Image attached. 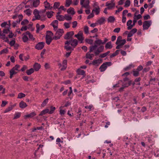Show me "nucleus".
<instances>
[{
    "label": "nucleus",
    "instance_id": "obj_27",
    "mask_svg": "<svg viewBox=\"0 0 159 159\" xmlns=\"http://www.w3.org/2000/svg\"><path fill=\"white\" fill-rule=\"evenodd\" d=\"M89 51L86 54V58L90 59H92V57L94 56V54L92 53H90Z\"/></svg>",
    "mask_w": 159,
    "mask_h": 159
},
{
    "label": "nucleus",
    "instance_id": "obj_41",
    "mask_svg": "<svg viewBox=\"0 0 159 159\" xmlns=\"http://www.w3.org/2000/svg\"><path fill=\"white\" fill-rule=\"evenodd\" d=\"M115 19L114 16H110L108 19V22L111 23L113 22H114Z\"/></svg>",
    "mask_w": 159,
    "mask_h": 159
},
{
    "label": "nucleus",
    "instance_id": "obj_25",
    "mask_svg": "<svg viewBox=\"0 0 159 159\" xmlns=\"http://www.w3.org/2000/svg\"><path fill=\"white\" fill-rule=\"evenodd\" d=\"M26 104L23 101H21L19 103L20 107L21 108H24L27 106Z\"/></svg>",
    "mask_w": 159,
    "mask_h": 159
},
{
    "label": "nucleus",
    "instance_id": "obj_51",
    "mask_svg": "<svg viewBox=\"0 0 159 159\" xmlns=\"http://www.w3.org/2000/svg\"><path fill=\"white\" fill-rule=\"evenodd\" d=\"M60 5V3L59 2H55L54 3V4L53 6V8L54 9L57 8Z\"/></svg>",
    "mask_w": 159,
    "mask_h": 159
},
{
    "label": "nucleus",
    "instance_id": "obj_46",
    "mask_svg": "<svg viewBox=\"0 0 159 159\" xmlns=\"http://www.w3.org/2000/svg\"><path fill=\"white\" fill-rule=\"evenodd\" d=\"M85 41L86 43L90 45L92 44L93 43V40L91 39H86Z\"/></svg>",
    "mask_w": 159,
    "mask_h": 159
},
{
    "label": "nucleus",
    "instance_id": "obj_47",
    "mask_svg": "<svg viewBox=\"0 0 159 159\" xmlns=\"http://www.w3.org/2000/svg\"><path fill=\"white\" fill-rule=\"evenodd\" d=\"M53 34L50 31H48L47 32V34L46 36L52 37L54 39V37H53Z\"/></svg>",
    "mask_w": 159,
    "mask_h": 159
},
{
    "label": "nucleus",
    "instance_id": "obj_22",
    "mask_svg": "<svg viewBox=\"0 0 159 159\" xmlns=\"http://www.w3.org/2000/svg\"><path fill=\"white\" fill-rule=\"evenodd\" d=\"M53 38L46 36V43L48 44H49L51 42Z\"/></svg>",
    "mask_w": 159,
    "mask_h": 159
},
{
    "label": "nucleus",
    "instance_id": "obj_30",
    "mask_svg": "<svg viewBox=\"0 0 159 159\" xmlns=\"http://www.w3.org/2000/svg\"><path fill=\"white\" fill-rule=\"evenodd\" d=\"M67 12L68 13L72 15H73L75 14L74 9L72 7H70L67 10Z\"/></svg>",
    "mask_w": 159,
    "mask_h": 159
},
{
    "label": "nucleus",
    "instance_id": "obj_29",
    "mask_svg": "<svg viewBox=\"0 0 159 159\" xmlns=\"http://www.w3.org/2000/svg\"><path fill=\"white\" fill-rule=\"evenodd\" d=\"M67 61L66 60H64L63 61V67L61 68V70H63L66 69V67Z\"/></svg>",
    "mask_w": 159,
    "mask_h": 159
},
{
    "label": "nucleus",
    "instance_id": "obj_39",
    "mask_svg": "<svg viewBox=\"0 0 159 159\" xmlns=\"http://www.w3.org/2000/svg\"><path fill=\"white\" fill-rule=\"evenodd\" d=\"M10 26L7 27V28L4 29L3 30V34H7L10 32Z\"/></svg>",
    "mask_w": 159,
    "mask_h": 159
},
{
    "label": "nucleus",
    "instance_id": "obj_42",
    "mask_svg": "<svg viewBox=\"0 0 159 159\" xmlns=\"http://www.w3.org/2000/svg\"><path fill=\"white\" fill-rule=\"evenodd\" d=\"M36 113L34 112H32L29 114L26 115L25 116L26 117H32L36 115Z\"/></svg>",
    "mask_w": 159,
    "mask_h": 159
},
{
    "label": "nucleus",
    "instance_id": "obj_36",
    "mask_svg": "<svg viewBox=\"0 0 159 159\" xmlns=\"http://www.w3.org/2000/svg\"><path fill=\"white\" fill-rule=\"evenodd\" d=\"M53 13L52 11H48L46 13V15L48 18H50L53 16Z\"/></svg>",
    "mask_w": 159,
    "mask_h": 159
},
{
    "label": "nucleus",
    "instance_id": "obj_10",
    "mask_svg": "<svg viewBox=\"0 0 159 159\" xmlns=\"http://www.w3.org/2000/svg\"><path fill=\"white\" fill-rule=\"evenodd\" d=\"M44 6L45 8V11L46 10H51L53 8V7L50 3L47 2V1H45L44 3Z\"/></svg>",
    "mask_w": 159,
    "mask_h": 159
},
{
    "label": "nucleus",
    "instance_id": "obj_21",
    "mask_svg": "<svg viewBox=\"0 0 159 159\" xmlns=\"http://www.w3.org/2000/svg\"><path fill=\"white\" fill-rule=\"evenodd\" d=\"M33 67L34 69V70L36 71H37L39 70L41 67V66L40 64L36 63L34 64L33 66Z\"/></svg>",
    "mask_w": 159,
    "mask_h": 159
},
{
    "label": "nucleus",
    "instance_id": "obj_35",
    "mask_svg": "<svg viewBox=\"0 0 159 159\" xmlns=\"http://www.w3.org/2000/svg\"><path fill=\"white\" fill-rule=\"evenodd\" d=\"M131 83V81H129V83L126 84H124L122 85V87L120 88V89H124L126 88V87L129 86Z\"/></svg>",
    "mask_w": 159,
    "mask_h": 159
},
{
    "label": "nucleus",
    "instance_id": "obj_56",
    "mask_svg": "<svg viewBox=\"0 0 159 159\" xmlns=\"http://www.w3.org/2000/svg\"><path fill=\"white\" fill-rule=\"evenodd\" d=\"M27 33L28 36L31 40H33L34 39L33 36L29 32L27 31Z\"/></svg>",
    "mask_w": 159,
    "mask_h": 159
},
{
    "label": "nucleus",
    "instance_id": "obj_52",
    "mask_svg": "<svg viewBox=\"0 0 159 159\" xmlns=\"http://www.w3.org/2000/svg\"><path fill=\"white\" fill-rule=\"evenodd\" d=\"M133 75L134 76H137L139 75V71L137 70H134L133 71Z\"/></svg>",
    "mask_w": 159,
    "mask_h": 159
},
{
    "label": "nucleus",
    "instance_id": "obj_2",
    "mask_svg": "<svg viewBox=\"0 0 159 159\" xmlns=\"http://www.w3.org/2000/svg\"><path fill=\"white\" fill-rule=\"evenodd\" d=\"M126 42V41L125 39H122L121 36H118L116 43V44L117 45L116 47V49H119L121 48Z\"/></svg>",
    "mask_w": 159,
    "mask_h": 159
},
{
    "label": "nucleus",
    "instance_id": "obj_45",
    "mask_svg": "<svg viewBox=\"0 0 159 159\" xmlns=\"http://www.w3.org/2000/svg\"><path fill=\"white\" fill-rule=\"evenodd\" d=\"M122 84V81L120 80L119 81L118 83L113 85V88L114 89L116 88V87H120V85H121Z\"/></svg>",
    "mask_w": 159,
    "mask_h": 159
},
{
    "label": "nucleus",
    "instance_id": "obj_6",
    "mask_svg": "<svg viewBox=\"0 0 159 159\" xmlns=\"http://www.w3.org/2000/svg\"><path fill=\"white\" fill-rule=\"evenodd\" d=\"M93 9L92 10V12H94L95 14L98 15L100 12V8L97 2H95L93 4Z\"/></svg>",
    "mask_w": 159,
    "mask_h": 159
},
{
    "label": "nucleus",
    "instance_id": "obj_15",
    "mask_svg": "<svg viewBox=\"0 0 159 159\" xmlns=\"http://www.w3.org/2000/svg\"><path fill=\"white\" fill-rule=\"evenodd\" d=\"M74 34V33L73 31H70L67 32L65 36L64 39H69L71 38Z\"/></svg>",
    "mask_w": 159,
    "mask_h": 159
},
{
    "label": "nucleus",
    "instance_id": "obj_17",
    "mask_svg": "<svg viewBox=\"0 0 159 159\" xmlns=\"http://www.w3.org/2000/svg\"><path fill=\"white\" fill-rule=\"evenodd\" d=\"M65 44V48L67 51H69L71 49V47L70 46V42H68V41L66 42Z\"/></svg>",
    "mask_w": 159,
    "mask_h": 159
},
{
    "label": "nucleus",
    "instance_id": "obj_60",
    "mask_svg": "<svg viewBox=\"0 0 159 159\" xmlns=\"http://www.w3.org/2000/svg\"><path fill=\"white\" fill-rule=\"evenodd\" d=\"M20 116V113H17L15 114V115L14 117L13 118L14 119H16L19 118Z\"/></svg>",
    "mask_w": 159,
    "mask_h": 159
},
{
    "label": "nucleus",
    "instance_id": "obj_55",
    "mask_svg": "<svg viewBox=\"0 0 159 159\" xmlns=\"http://www.w3.org/2000/svg\"><path fill=\"white\" fill-rule=\"evenodd\" d=\"M29 21L27 20H24L23 21H22L21 23V24L22 25H27Z\"/></svg>",
    "mask_w": 159,
    "mask_h": 159
},
{
    "label": "nucleus",
    "instance_id": "obj_28",
    "mask_svg": "<svg viewBox=\"0 0 159 159\" xmlns=\"http://www.w3.org/2000/svg\"><path fill=\"white\" fill-rule=\"evenodd\" d=\"M17 73V71L14 70L12 69L10 71V78L11 79L13 75L15 74H16Z\"/></svg>",
    "mask_w": 159,
    "mask_h": 159
},
{
    "label": "nucleus",
    "instance_id": "obj_48",
    "mask_svg": "<svg viewBox=\"0 0 159 159\" xmlns=\"http://www.w3.org/2000/svg\"><path fill=\"white\" fill-rule=\"evenodd\" d=\"M84 31L85 32V33L86 34H89V27L87 26H85L84 27Z\"/></svg>",
    "mask_w": 159,
    "mask_h": 159
},
{
    "label": "nucleus",
    "instance_id": "obj_62",
    "mask_svg": "<svg viewBox=\"0 0 159 159\" xmlns=\"http://www.w3.org/2000/svg\"><path fill=\"white\" fill-rule=\"evenodd\" d=\"M132 66H133L132 64H130L128 66H127L124 69V70H129V69H130Z\"/></svg>",
    "mask_w": 159,
    "mask_h": 159
},
{
    "label": "nucleus",
    "instance_id": "obj_33",
    "mask_svg": "<svg viewBox=\"0 0 159 159\" xmlns=\"http://www.w3.org/2000/svg\"><path fill=\"white\" fill-rule=\"evenodd\" d=\"M142 17V16L140 14L136 15V13H135L134 15V19L136 20L137 21L138 20L140 19Z\"/></svg>",
    "mask_w": 159,
    "mask_h": 159
},
{
    "label": "nucleus",
    "instance_id": "obj_14",
    "mask_svg": "<svg viewBox=\"0 0 159 159\" xmlns=\"http://www.w3.org/2000/svg\"><path fill=\"white\" fill-rule=\"evenodd\" d=\"M58 21L57 20L53 21L51 23L52 25L54 28V30L56 31L57 29Z\"/></svg>",
    "mask_w": 159,
    "mask_h": 159
},
{
    "label": "nucleus",
    "instance_id": "obj_59",
    "mask_svg": "<svg viewBox=\"0 0 159 159\" xmlns=\"http://www.w3.org/2000/svg\"><path fill=\"white\" fill-rule=\"evenodd\" d=\"M24 12L28 16H30L31 14V11L29 9L25 10Z\"/></svg>",
    "mask_w": 159,
    "mask_h": 159
},
{
    "label": "nucleus",
    "instance_id": "obj_40",
    "mask_svg": "<svg viewBox=\"0 0 159 159\" xmlns=\"http://www.w3.org/2000/svg\"><path fill=\"white\" fill-rule=\"evenodd\" d=\"M65 6L66 7H69L72 3V0H66Z\"/></svg>",
    "mask_w": 159,
    "mask_h": 159
},
{
    "label": "nucleus",
    "instance_id": "obj_13",
    "mask_svg": "<svg viewBox=\"0 0 159 159\" xmlns=\"http://www.w3.org/2000/svg\"><path fill=\"white\" fill-rule=\"evenodd\" d=\"M44 46V43L40 42L38 43L35 46V48L37 50H41L43 48Z\"/></svg>",
    "mask_w": 159,
    "mask_h": 159
},
{
    "label": "nucleus",
    "instance_id": "obj_57",
    "mask_svg": "<svg viewBox=\"0 0 159 159\" xmlns=\"http://www.w3.org/2000/svg\"><path fill=\"white\" fill-rule=\"evenodd\" d=\"M70 23L65 22L64 24V26H65L66 28H69L70 27Z\"/></svg>",
    "mask_w": 159,
    "mask_h": 159
},
{
    "label": "nucleus",
    "instance_id": "obj_9",
    "mask_svg": "<svg viewBox=\"0 0 159 159\" xmlns=\"http://www.w3.org/2000/svg\"><path fill=\"white\" fill-rule=\"evenodd\" d=\"M152 24L151 20L145 21L143 25V30H147Z\"/></svg>",
    "mask_w": 159,
    "mask_h": 159
},
{
    "label": "nucleus",
    "instance_id": "obj_38",
    "mask_svg": "<svg viewBox=\"0 0 159 159\" xmlns=\"http://www.w3.org/2000/svg\"><path fill=\"white\" fill-rule=\"evenodd\" d=\"M34 71V70L33 68H31L29 70H27L26 73L28 75H30L33 73Z\"/></svg>",
    "mask_w": 159,
    "mask_h": 159
},
{
    "label": "nucleus",
    "instance_id": "obj_20",
    "mask_svg": "<svg viewBox=\"0 0 159 159\" xmlns=\"http://www.w3.org/2000/svg\"><path fill=\"white\" fill-rule=\"evenodd\" d=\"M132 20H130L127 22V25L128 26L127 29L128 30H130L133 27V25L132 24Z\"/></svg>",
    "mask_w": 159,
    "mask_h": 159
},
{
    "label": "nucleus",
    "instance_id": "obj_3",
    "mask_svg": "<svg viewBox=\"0 0 159 159\" xmlns=\"http://www.w3.org/2000/svg\"><path fill=\"white\" fill-rule=\"evenodd\" d=\"M89 0H80V4L82 7L90 9V7L89 5Z\"/></svg>",
    "mask_w": 159,
    "mask_h": 159
},
{
    "label": "nucleus",
    "instance_id": "obj_50",
    "mask_svg": "<svg viewBox=\"0 0 159 159\" xmlns=\"http://www.w3.org/2000/svg\"><path fill=\"white\" fill-rule=\"evenodd\" d=\"M71 103L69 102H67L64 106H61L60 107V109H62L64 107H67L70 105Z\"/></svg>",
    "mask_w": 159,
    "mask_h": 159
},
{
    "label": "nucleus",
    "instance_id": "obj_32",
    "mask_svg": "<svg viewBox=\"0 0 159 159\" xmlns=\"http://www.w3.org/2000/svg\"><path fill=\"white\" fill-rule=\"evenodd\" d=\"M19 18H20V20L19 21H16L15 22H14L12 23V26L13 27H15L16 26L17 24L18 23H20V20L22 19V15H19Z\"/></svg>",
    "mask_w": 159,
    "mask_h": 159
},
{
    "label": "nucleus",
    "instance_id": "obj_37",
    "mask_svg": "<svg viewBox=\"0 0 159 159\" xmlns=\"http://www.w3.org/2000/svg\"><path fill=\"white\" fill-rule=\"evenodd\" d=\"M95 43L96 44H98V45H100L101 44H103L102 41L99 39H97L95 41Z\"/></svg>",
    "mask_w": 159,
    "mask_h": 159
},
{
    "label": "nucleus",
    "instance_id": "obj_12",
    "mask_svg": "<svg viewBox=\"0 0 159 159\" xmlns=\"http://www.w3.org/2000/svg\"><path fill=\"white\" fill-rule=\"evenodd\" d=\"M28 2H30L32 4L33 6L34 7H38L40 3L39 0H29Z\"/></svg>",
    "mask_w": 159,
    "mask_h": 159
},
{
    "label": "nucleus",
    "instance_id": "obj_53",
    "mask_svg": "<svg viewBox=\"0 0 159 159\" xmlns=\"http://www.w3.org/2000/svg\"><path fill=\"white\" fill-rule=\"evenodd\" d=\"M55 110V107H53L52 106H51L50 107V111H49L48 113L49 114H52Z\"/></svg>",
    "mask_w": 159,
    "mask_h": 159
},
{
    "label": "nucleus",
    "instance_id": "obj_7",
    "mask_svg": "<svg viewBox=\"0 0 159 159\" xmlns=\"http://www.w3.org/2000/svg\"><path fill=\"white\" fill-rule=\"evenodd\" d=\"M75 37L77 38L79 40L80 42V43H83L84 38L83 36V34L82 31H80L77 34L75 35Z\"/></svg>",
    "mask_w": 159,
    "mask_h": 159
},
{
    "label": "nucleus",
    "instance_id": "obj_44",
    "mask_svg": "<svg viewBox=\"0 0 159 159\" xmlns=\"http://www.w3.org/2000/svg\"><path fill=\"white\" fill-rule=\"evenodd\" d=\"M67 21H69L72 19V17L70 15H65L64 16V19Z\"/></svg>",
    "mask_w": 159,
    "mask_h": 159
},
{
    "label": "nucleus",
    "instance_id": "obj_63",
    "mask_svg": "<svg viewBox=\"0 0 159 159\" xmlns=\"http://www.w3.org/2000/svg\"><path fill=\"white\" fill-rule=\"evenodd\" d=\"M19 67L20 66L18 65H16V66L12 68V69L17 71L18 70V69L19 68Z\"/></svg>",
    "mask_w": 159,
    "mask_h": 159
},
{
    "label": "nucleus",
    "instance_id": "obj_16",
    "mask_svg": "<svg viewBox=\"0 0 159 159\" xmlns=\"http://www.w3.org/2000/svg\"><path fill=\"white\" fill-rule=\"evenodd\" d=\"M68 42H70V44L71 46L74 47L76 46L78 44L77 40L75 39H71Z\"/></svg>",
    "mask_w": 159,
    "mask_h": 159
},
{
    "label": "nucleus",
    "instance_id": "obj_34",
    "mask_svg": "<svg viewBox=\"0 0 159 159\" xmlns=\"http://www.w3.org/2000/svg\"><path fill=\"white\" fill-rule=\"evenodd\" d=\"M77 72L78 74L80 75H84L85 73V71L83 70H81L80 69H78Z\"/></svg>",
    "mask_w": 159,
    "mask_h": 159
},
{
    "label": "nucleus",
    "instance_id": "obj_58",
    "mask_svg": "<svg viewBox=\"0 0 159 159\" xmlns=\"http://www.w3.org/2000/svg\"><path fill=\"white\" fill-rule=\"evenodd\" d=\"M25 95L24 94L22 93H20L18 94V98H21L23 97H25Z\"/></svg>",
    "mask_w": 159,
    "mask_h": 159
},
{
    "label": "nucleus",
    "instance_id": "obj_26",
    "mask_svg": "<svg viewBox=\"0 0 159 159\" xmlns=\"http://www.w3.org/2000/svg\"><path fill=\"white\" fill-rule=\"evenodd\" d=\"M105 48L106 49H110L112 48V46L111 44V41L107 43L105 45Z\"/></svg>",
    "mask_w": 159,
    "mask_h": 159
},
{
    "label": "nucleus",
    "instance_id": "obj_54",
    "mask_svg": "<svg viewBox=\"0 0 159 159\" xmlns=\"http://www.w3.org/2000/svg\"><path fill=\"white\" fill-rule=\"evenodd\" d=\"M130 4V2L129 0H127L125 3L124 7H129Z\"/></svg>",
    "mask_w": 159,
    "mask_h": 159
},
{
    "label": "nucleus",
    "instance_id": "obj_1",
    "mask_svg": "<svg viewBox=\"0 0 159 159\" xmlns=\"http://www.w3.org/2000/svg\"><path fill=\"white\" fill-rule=\"evenodd\" d=\"M97 47L98 46L96 44L90 46L89 47V52H93L96 55H98L100 53L103 51L104 47L102 45H101L98 48Z\"/></svg>",
    "mask_w": 159,
    "mask_h": 159
},
{
    "label": "nucleus",
    "instance_id": "obj_43",
    "mask_svg": "<svg viewBox=\"0 0 159 159\" xmlns=\"http://www.w3.org/2000/svg\"><path fill=\"white\" fill-rule=\"evenodd\" d=\"M105 21V19L103 18H102L99 19L97 21V23L100 25L102 24Z\"/></svg>",
    "mask_w": 159,
    "mask_h": 159
},
{
    "label": "nucleus",
    "instance_id": "obj_23",
    "mask_svg": "<svg viewBox=\"0 0 159 159\" xmlns=\"http://www.w3.org/2000/svg\"><path fill=\"white\" fill-rule=\"evenodd\" d=\"M102 60L100 59L98 60H94L93 62V65H97L101 63Z\"/></svg>",
    "mask_w": 159,
    "mask_h": 159
},
{
    "label": "nucleus",
    "instance_id": "obj_49",
    "mask_svg": "<svg viewBox=\"0 0 159 159\" xmlns=\"http://www.w3.org/2000/svg\"><path fill=\"white\" fill-rule=\"evenodd\" d=\"M48 98L44 100L42 104H41V106L43 107H44L48 102Z\"/></svg>",
    "mask_w": 159,
    "mask_h": 159
},
{
    "label": "nucleus",
    "instance_id": "obj_4",
    "mask_svg": "<svg viewBox=\"0 0 159 159\" xmlns=\"http://www.w3.org/2000/svg\"><path fill=\"white\" fill-rule=\"evenodd\" d=\"M33 14L35 18L32 19V20L34 21L35 20H40L41 21H44L45 19L44 18H41L40 15L39 14V11L36 9H35L33 11Z\"/></svg>",
    "mask_w": 159,
    "mask_h": 159
},
{
    "label": "nucleus",
    "instance_id": "obj_8",
    "mask_svg": "<svg viewBox=\"0 0 159 159\" xmlns=\"http://www.w3.org/2000/svg\"><path fill=\"white\" fill-rule=\"evenodd\" d=\"M111 63L110 62H106L104 63L100 67L101 71L103 72L106 69L107 66H111Z\"/></svg>",
    "mask_w": 159,
    "mask_h": 159
},
{
    "label": "nucleus",
    "instance_id": "obj_64",
    "mask_svg": "<svg viewBox=\"0 0 159 159\" xmlns=\"http://www.w3.org/2000/svg\"><path fill=\"white\" fill-rule=\"evenodd\" d=\"M13 108V107L12 106L9 107L7 109H6L5 110V112H8L9 111H11Z\"/></svg>",
    "mask_w": 159,
    "mask_h": 159
},
{
    "label": "nucleus",
    "instance_id": "obj_31",
    "mask_svg": "<svg viewBox=\"0 0 159 159\" xmlns=\"http://www.w3.org/2000/svg\"><path fill=\"white\" fill-rule=\"evenodd\" d=\"M49 112V109H46L45 110H43L40 114L39 115V116H43L44 115H45L46 113H48Z\"/></svg>",
    "mask_w": 159,
    "mask_h": 159
},
{
    "label": "nucleus",
    "instance_id": "obj_18",
    "mask_svg": "<svg viewBox=\"0 0 159 159\" xmlns=\"http://www.w3.org/2000/svg\"><path fill=\"white\" fill-rule=\"evenodd\" d=\"M45 27L44 25H40L39 24H37L36 25V28L37 29L36 32L39 33V31L42 30Z\"/></svg>",
    "mask_w": 159,
    "mask_h": 159
},
{
    "label": "nucleus",
    "instance_id": "obj_24",
    "mask_svg": "<svg viewBox=\"0 0 159 159\" xmlns=\"http://www.w3.org/2000/svg\"><path fill=\"white\" fill-rule=\"evenodd\" d=\"M56 19L59 21H62L64 20V16L61 15H57Z\"/></svg>",
    "mask_w": 159,
    "mask_h": 159
},
{
    "label": "nucleus",
    "instance_id": "obj_11",
    "mask_svg": "<svg viewBox=\"0 0 159 159\" xmlns=\"http://www.w3.org/2000/svg\"><path fill=\"white\" fill-rule=\"evenodd\" d=\"M114 0H111L110 2H106V6L107 7L108 9H111L114 7L115 4L114 2Z\"/></svg>",
    "mask_w": 159,
    "mask_h": 159
},
{
    "label": "nucleus",
    "instance_id": "obj_19",
    "mask_svg": "<svg viewBox=\"0 0 159 159\" xmlns=\"http://www.w3.org/2000/svg\"><path fill=\"white\" fill-rule=\"evenodd\" d=\"M27 34V31L23 34V37H22V40L24 42H27L28 40V36Z\"/></svg>",
    "mask_w": 159,
    "mask_h": 159
},
{
    "label": "nucleus",
    "instance_id": "obj_61",
    "mask_svg": "<svg viewBox=\"0 0 159 159\" xmlns=\"http://www.w3.org/2000/svg\"><path fill=\"white\" fill-rule=\"evenodd\" d=\"M8 52V50L7 48H5L2 50L0 52V54H2L3 53H6Z\"/></svg>",
    "mask_w": 159,
    "mask_h": 159
},
{
    "label": "nucleus",
    "instance_id": "obj_5",
    "mask_svg": "<svg viewBox=\"0 0 159 159\" xmlns=\"http://www.w3.org/2000/svg\"><path fill=\"white\" fill-rule=\"evenodd\" d=\"M55 31H56V33L54 37V39L55 40H57L59 39L62 36L64 32L63 30L61 29H59L58 30L57 29Z\"/></svg>",
    "mask_w": 159,
    "mask_h": 159
}]
</instances>
